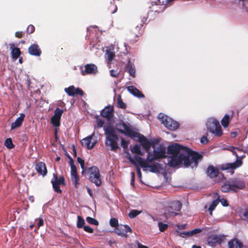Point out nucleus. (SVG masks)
I'll return each instance as SVG.
<instances>
[{"mask_svg": "<svg viewBox=\"0 0 248 248\" xmlns=\"http://www.w3.org/2000/svg\"><path fill=\"white\" fill-rule=\"evenodd\" d=\"M168 153L171 155L168 160V164L170 167L184 166L196 168L199 161L202 158V154L177 143L169 146Z\"/></svg>", "mask_w": 248, "mask_h": 248, "instance_id": "1", "label": "nucleus"}, {"mask_svg": "<svg viewBox=\"0 0 248 248\" xmlns=\"http://www.w3.org/2000/svg\"><path fill=\"white\" fill-rule=\"evenodd\" d=\"M153 152H148L146 159L142 158L144 152L140 150V146L136 144L131 149V152L136 154L134 157L136 161L141 166L144 171H149L152 172H158L161 169V165L158 163H153L155 160L165 158L166 157V148L162 144L157 146L153 145Z\"/></svg>", "mask_w": 248, "mask_h": 248, "instance_id": "2", "label": "nucleus"}, {"mask_svg": "<svg viewBox=\"0 0 248 248\" xmlns=\"http://www.w3.org/2000/svg\"><path fill=\"white\" fill-rule=\"evenodd\" d=\"M105 134L106 136L105 144L109 147L112 151H116L119 148V138L116 133L115 128L110 125L104 126Z\"/></svg>", "mask_w": 248, "mask_h": 248, "instance_id": "3", "label": "nucleus"}, {"mask_svg": "<svg viewBox=\"0 0 248 248\" xmlns=\"http://www.w3.org/2000/svg\"><path fill=\"white\" fill-rule=\"evenodd\" d=\"M208 130L214 136L220 137L223 134L221 126L219 122L215 118H210L208 119L206 124Z\"/></svg>", "mask_w": 248, "mask_h": 248, "instance_id": "4", "label": "nucleus"}, {"mask_svg": "<svg viewBox=\"0 0 248 248\" xmlns=\"http://www.w3.org/2000/svg\"><path fill=\"white\" fill-rule=\"evenodd\" d=\"M88 172L90 181L96 186H100L102 184V180L98 168L96 166L91 167L88 169Z\"/></svg>", "mask_w": 248, "mask_h": 248, "instance_id": "5", "label": "nucleus"}, {"mask_svg": "<svg viewBox=\"0 0 248 248\" xmlns=\"http://www.w3.org/2000/svg\"><path fill=\"white\" fill-rule=\"evenodd\" d=\"M69 165L70 166V178L75 188H78L80 186V177L78 173L77 169L74 164V160L69 157Z\"/></svg>", "mask_w": 248, "mask_h": 248, "instance_id": "6", "label": "nucleus"}, {"mask_svg": "<svg viewBox=\"0 0 248 248\" xmlns=\"http://www.w3.org/2000/svg\"><path fill=\"white\" fill-rule=\"evenodd\" d=\"M158 118L166 127L170 130H176L179 126V123L173 120L171 118L163 114L160 113L158 116Z\"/></svg>", "mask_w": 248, "mask_h": 248, "instance_id": "7", "label": "nucleus"}, {"mask_svg": "<svg viewBox=\"0 0 248 248\" xmlns=\"http://www.w3.org/2000/svg\"><path fill=\"white\" fill-rule=\"evenodd\" d=\"M117 130L121 133L124 134L126 136L132 138L137 137L138 134L133 131L130 128L129 124L122 123L116 124Z\"/></svg>", "mask_w": 248, "mask_h": 248, "instance_id": "8", "label": "nucleus"}, {"mask_svg": "<svg viewBox=\"0 0 248 248\" xmlns=\"http://www.w3.org/2000/svg\"><path fill=\"white\" fill-rule=\"evenodd\" d=\"M117 130L121 133L124 134L126 136L132 138L137 137L138 134L133 131L130 128L129 124L122 123L116 124Z\"/></svg>", "mask_w": 248, "mask_h": 248, "instance_id": "9", "label": "nucleus"}, {"mask_svg": "<svg viewBox=\"0 0 248 248\" xmlns=\"http://www.w3.org/2000/svg\"><path fill=\"white\" fill-rule=\"evenodd\" d=\"M229 180L233 192H237L238 190L243 189L245 187L246 183L243 178H234Z\"/></svg>", "mask_w": 248, "mask_h": 248, "instance_id": "10", "label": "nucleus"}, {"mask_svg": "<svg viewBox=\"0 0 248 248\" xmlns=\"http://www.w3.org/2000/svg\"><path fill=\"white\" fill-rule=\"evenodd\" d=\"M80 70L81 74L83 76L88 74H95L97 72V66L94 64H87L84 66V68L81 66Z\"/></svg>", "mask_w": 248, "mask_h": 248, "instance_id": "11", "label": "nucleus"}, {"mask_svg": "<svg viewBox=\"0 0 248 248\" xmlns=\"http://www.w3.org/2000/svg\"><path fill=\"white\" fill-rule=\"evenodd\" d=\"M93 136L94 133L83 139L81 141L82 145L88 149H92L97 142L95 139H93Z\"/></svg>", "mask_w": 248, "mask_h": 248, "instance_id": "12", "label": "nucleus"}, {"mask_svg": "<svg viewBox=\"0 0 248 248\" xmlns=\"http://www.w3.org/2000/svg\"><path fill=\"white\" fill-rule=\"evenodd\" d=\"M132 232L131 229L128 225H120L116 229H115V232L118 235L126 237L127 233L128 232Z\"/></svg>", "mask_w": 248, "mask_h": 248, "instance_id": "13", "label": "nucleus"}, {"mask_svg": "<svg viewBox=\"0 0 248 248\" xmlns=\"http://www.w3.org/2000/svg\"><path fill=\"white\" fill-rule=\"evenodd\" d=\"M62 113L63 110L62 109L59 108L55 109L54 115L51 119V122L54 126L58 127L60 125V121Z\"/></svg>", "mask_w": 248, "mask_h": 248, "instance_id": "14", "label": "nucleus"}, {"mask_svg": "<svg viewBox=\"0 0 248 248\" xmlns=\"http://www.w3.org/2000/svg\"><path fill=\"white\" fill-rule=\"evenodd\" d=\"M64 91L69 96H74L78 94L82 96L84 94L82 90L79 88H75L73 85L65 88Z\"/></svg>", "mask_w": 248, "mask_h": 248, "instance_id": "15", "label": "nucleus"}, {"mask_svg": "<svg viewBox=\"0 0 248 248\" xmlns=\"http://www.w3.org/2000/svg\"><path fill=\"white\" fill-rule=\"evenodd\" d=\"M139 141L141 143L142 146L144 148L146 152L148 153L150 147L153 146V142L147 140L144 136H140L139 137Z\"/></svg>", "mask_w": 248, "mask_h": 248, "instance_id": "16", "label": "nucleus"}, {"mask_svg": "<svg viewBox=\"0 0 248 248\" xmlns=\"http://www.w3.org/2000/svg\"><path fill=\"white\" fill-rule=\"evenodd\" d=\"M242 164V162L240 160L237 159L234 162L232 163H227L222 165L221 169L222 170H227L229 169H235L240 167Z\"/></svg>", "mask_w": 248, "mask_h": 248, "instance_id": "17", "label": "nucleus"}, {"mask_svg": "<svg viewBox=\"0 0 248 248\" xmlns=\"http://www.w3.org/2000/svg\"><path fill=\"white\" fill-rule=\"evenodd\" d=\"M113 108L112 106H108L105 107L101 111V115L102 117L109 120L113 116Z\"/></svg>", "mask_w": 248, "mask_h": 248, "instance_id": "18", "label": "nucleus"}, {"mask_svg": "<svg viewBox=\"0 0 248 248\" xmlns=\"http://www.w3.org/2000/svg\"><path fill=\"white\" fill-rule=\"evenodd\" d=\"M28 52L32 56H40L41 54V50L37 44L31 45L28 48Z\"/></svg>", "mask_w": 248, "mask_h": 248, "instance_id": "19", "label": "nucleus"}, {"mask_svg": "<svg viewBox=\"0 0 248 248\" xmlns=\"http://www.w3.org/2000/svg\"><path fill=\"white\" fill-rule=\"evenodd\" d=\"M221 239L220 237L217 235H211L207 238V244L211 247H214L216 244L220 243Z\"/></svg>", "mask_w": 248, "mask_h": 248, "instance_id": "20", "label": "nucleus"}, {"mask_svg": "<svg viewBox=\"0 0 248 248\" xmlns=\"http://www.w3.org/2000/svg\"><path fill=\"white\" fill-rule=\"evenodd\" d=\"M25 117V115L24 113L20 114L19 117L11 124V129L13 130L20 127L23 123Z\"/></svg>", "mask_w": 248, "mask_h": 248, "instance_id": "21", "label": "nucleus"}, {"mask_svg": "<svg viewBox=\"0 0 248 248\" xmlns=\"http://www.w3.org/2000/svg\"><path fill=\"white\" fill-rule=\"evenodd\" d=\"M35 169L37 172L45 176L47 173V170L46 165L43 162H39L36 165Z\"/></svg>", "mask_w": 248, "mask_h": 248, "instance_id": "22", "label": "nucleus"}, {"mask_svg": "<svg viewBox=\"0 0 248 248\" xmlns=\"http://www.w3.org/2000/svg\"><path fill=\"white\" fill-rule=\"evenodd\" d=\"M10 49L11 50L12 58L14 60H16L21 54L19 49L15 47L14 44H10Z\"/></svg>", "mask_w": 248, "mask_h": 248, "instance_id": "23", "label": "nucleus"}, {"mask_svg": "<svg viewBox=\"0 0 248 248\" xmlns=\"http://www.w3.org/2000/svg\"><path fill=\"white\" fill-rule=\"evenodd\" d=\"M207 174L211 178H214L218 174V169L212 166H209L207 169Z\"/></svg>", "mask_w": 248, "mask_h": 248, "instance_id": "24", "label": "nucleus"}, {"mask_svg": "<svg viewBox=\"0 0 248 248\" xmlns=\"http://www.w3.org/2000/svg\"><path fill=\"white\" fill-rule=\"evenodd\" d=\"M127 89L129 93L136 97L139 98L144 97L143 94L138 89H137L133 86H128Z\"/></svg>", "mask_w": 248, "mask_h": 248, "instance_id": "25", "label": "nucleus"}, {"mask_svg": "<svg viewBox=\"0 0 248 248\" xmlns=\"http://www.w3.org/2000/svg\"><path fill=\"white\" fill-rule=\"evenodd\" d=\"M214 195L216 196V197H217V199L212 201V203H211L209 207V211L210 212V215L211 216H212L213 211L215 210L216 206L219 203V195L217 193H215Z\"/></svg>", "mask_w": 248, "mask_h": 248, "instance_id": "26", "label": "nucleus"}, {"mask_svg": "<svg viewBox=\"0 0 248 248\" xmlns=\"http://www.w3.org/2000/svg\"><path fill=\"white\" fill-rule=\"evenodd\" d=\"M56 177V174L54 173L53 178L51 180V183L52 184L53 188L55 192L58 193H61L62 190L61 189L60 187V185H59L57 182V179Z\"/></svg>", "mask_w": 248, "mask_h": 248, "instance_id": "27", "label": "nucleus"}, {"mask_svg": "<svg viewBox=\"0 0 248 248\" xmlns=\"http://www.w3.org/2000/svg\"><path fill=\"white\" fill-rule=\"evenodd\" d=\"M229 248H242L243 244L237 239H234L228 242Z\"/></svg>", "mask_w": 248, "mask_h": 248, "instance_id": "28", "label": "nucleus"}, {"mask_svg": "<svg viewBox=\"0 0 248 248\" xmlns=\"http://www.w3.org/2000/svg\"><path fill=\"white\" fill-rule=\"evenodd\" d=\"M169 207L175 212L179 211L181 209L182 204L179 201H174L170 203Z\"/></svg>", "mask_w": 248, "mask_h": 248, "instance_id": "29", "label": "nucleus"}, {"mask_svg": "<svg viewBox=\"0 0 248 248\" xmlns=\"http://www.w3.org/2000/svg\"><path fill=\"white\" fill-rule=\"evenodd\" d=\"M164 214L166 217L167 218H169L171 217H174L177 216L178 215V213L174 211L173 210L170 209V207H168L166 209Z\"/></svg>", "mask_w": 248, "mask_h": 248, "instance_id": "30", "label": "nucleus"}, {"mask_svg": "<svg viewBox=\"0 0 248 248\" xmlns=\"http://www.w3.org/2000/svg\"><path fill=\"white\" fill-rule=\"evenodd\" d=\"M221 190L223 192H229L230 191H232V186L230 180H229L227 181L221 187Z\"/></svg>", "mask_w": 248, "mask_h": 248, "instance_id": "31", "label": "nucleus"}, {"mask_svg": "<svg viewBox=\"0 0 248 248\" xmlns=\"http://www.w3.org/2000/svg\"><path fill=\"white\" fill-rule=\"evenodd\" d=\"M228 149L229 151H231L232 153V154L236 156L237 158H238V156L237 154V151H238V152L243 151L246 153L248 152V148L246 149L245 150H244L243 149L235 148L233 146H230Z\"/></svg>", "mask_w": 248, "mask_h": 248, "instance_id": "32", "label": "nucleus"}, {"mask_svg": "<svg viewBox=\"0 0 248 248\" xmlns=\"http://www.w3.org/2000/svg\"><path fill=\"white\" fill-rule=\"evenodd\" d=\"M106 59L109 63L113 59L115 54L113 51L110 49H107L106 52Z\"/></svg>", "mask_w": 248, "mask_h": 248, "instance_id": "33", "label": "nucleus"}, {"mask_svg": "<svg viewBox=\"0 0 248 248\" xmlns=\"http://www.w3.org/2000/svg\"><path fill=\"white\" fill-rule=\"evenodd\" d=\"M230 116L228 114H226L221 120V124L224 128L228 127L230 123Z\"/></svg>", "mask_w": 248, "mask_h": 248, "instance_id": "34", "label": "nucleus"}, {"mask_svg": "<svg viewBox=\"0 0 248 248\" xmlns=\"http://www.w3.org/2000/svg\"><path fill=\"white\" fill-rule=\"evenodd\" d=\"M127 69L130 75L133 77H134L135 76V69L130 63L129 60L127 66Z\"/></svg>", "mask_w": 248, "mask_h": 248, "instance_id": "35", "label": "nucleus"}, {"mask_svg": "<svg viewBox=\"0 0 248 248\" xmlns=\"http://www.w3.org/2000/svg\"><path fill=\"white\" fill-rule=\"evenodd\" d=\"M78 162L80 165L81 168L82 170L81 172L82 174H83L84 172L86 170V168L84 166V161L80 157H78L77 158Z\"/></svg>", "mask_w": 248, "mask_h": 248, "instance_id": "36", "label": "nucleus"}, {"mask_svg": "<svg viewBox=\"0 0 248 248\" xmlns=\"http://www.w3.org/2000/svg\"><path fill=\"white\" fill-rule=\"evenodd\" d=\"M109 224L112 227H114L115 229L119 225L118 224V220L116 218H111L110 219Z\"/></svg>", "mask_w": 248, "mask_h": 248, "instance_id": "37", "label": "nucleus"}, {"mask_svg": "<svg viewBox=\"0 0 248 248\" xmlns=\"http://www.w3.org/2000/svg\"><path fill=\"white\" fill-rule=\"evenodd\" d=\"M85 223V221H84V220L83 219V218L80 217V216H78V222H77V227L78 228H82Z\"/></svg>", "mask_w": 248, "mask_h": 248, "instance_id": "38", "label": "nucleus"}, {"mask_svg": "<svg viewBox=\"0 0 248 248\" xmlns=\"http://www.w3.org/2000/svg\"><path fill=\"white\" fill-rule=\"evenodd\" d=\"M86 221L90 224H93L97 226L99 224L98 221L95 218H92L90 217H88L86 218Z\"/></svg>", "mask_w": 248, "mask_h": 248, "instance_id": "39", "label": "nucleus"}, {"mask_svg": "<svg viewBox=\"0 0 248 248\" xmlns=\"http://www.w3.org/2000/svg\"><path fill=\"white\" fill-rule=\"evenodd\" d=\"M130 161L132 164H134L136 166L138 176L139 179L140 180L141 178V172L139 166H138L136 164V162L132 159H130Z\"/></svg>", "mask_w": 248, "mask_h": 248, "instance_id": "40", "label": "nucleus"}, {"mask_svg": "<svg viewBox=\"0 0 248 248\" xmlns=\"http://www.w3.org/2000/svg\"><path fill=\"white\" fill-rule=\"evenodd\" d=\"M140 213V211H139L137 210H132L128 214V216L130 218H134Z\"/></svg>", "mask_w": 248, "mask_h": 248, "instance_id": "41", "label": "nucleus"}, {"mask_svg": "<svg viewBox=\"0 0 248 248\" xmlns=\"http://www.w3.org/2000/svg\"><path fill=\"white\" fill-rule=\"evenodd\" d=\"M4 144L8 149H12L14 146L12 143V140L10 138L7 139L5 140Z\"/></svg>", "mask_w": 248, "mask_h": 248, "instance_id": "42", "label": "nucleus"}, {"mask_svg": "<svg viewBox=\"0 0 248 248\" xmlns=\"http://www.w3.org/2000/svg\"><path fill=\"white\" fill-rule=\"evenodd\" d=\"M158 226L159 230L161 232L164 231L165 230H166L168 228V224H165V223H162L161 222H158Z\"/></svg>", "mask_w": 248, "mask_h": 248, "instance_id": "43", "label": "nucleus"}, {"mask_svg": "<svg viewBox=\"0 0 248 248\" xmlns=\"http://www.w3.org/2000/svg\"><path fill=\"white\" fill-rule=\"evenodd\" d=\"M117 103L119 108H126V105L123 102L120 98L118 99Z\"/></svg>", "mask_w": 248, "mask_h": 248, "instance_id": "44", "label": "nucleus"}, {"mask_svg": "<svg viewBox=\"0 0 248 248\" xmlns=\"http://www.w3.org/2000/svg\"><path fill=\"white\" fill-rule=\"evenodd\" d=\"M56 178L57 179V182L59 185L62 184V185H65V180L63 176L60 177L59 178H58L56 175Z\"/></svg>", "mask_w": 248, "mask_h": 248, "instance_id": "45", "label": "nucleus"}, {"mask_svg": "<svg viewBox=\"0 0 248 248\" xmlns=\"http://www.w3.org/2000/svg\"><path fill=\"white\" fill-rule=\"evenodd\" d=\"M219 202H221L223 206H228L229 205L227 200L224 198H220V196L219 199Z\"/></svg>", "mask_w": 248, "mask_h": 248, "instance_id": "46", "label": "nucleus"}, {"mask_svg": "<svg viewBox=\"0 0 248 248\" xmlns=\"http://www.w3.org/2000/svg\"><path fill=\"white\" fill-rule=\"evenodd\" d=\"M179 232V235L183 238H185L186 237L190 236V232Z\"/></svg>", "mask_w": 248, "mask_h": 248, "instance_id": "47", "label": "nucleus"}, {"mask_svg": "<svg viewBox=\"0 0 248 248\" xmlns=\"http://www.w3.org/2000/svg\"><path fill=\"white\" fill-rule=\"evenodd\" d=\"M104 124V121L100 119H97L96 124L97 126L99 128L103 127Z\"/></svg>", "mask_w": 248, "mask_h": 248, "instance_id": "48", "label": "nucleus"}, {"mask_svg": "<svg viewBox=\"0 0 248 248\" xmlns=\"http://www.w3.org/2000/svg\"><path fill=\"white\" fill-rule=\"evenodd\" d=\"M128 142L124 140V139H122L121 140V145L123 147L124 149H125L128 147Z\"/></svg>", "mask_w": 248, "mask_h": 248, "instance_id": "49", "label": "nucleus"}, {"mask_svg": "<svg viewBox=\"0 0 248 248\" xmlns=\"http://www.w3.org/2000/svg\"><path fill=\"white\" fill-rule=\"evenodd\" d=\"M243 218L248 222V209H246L243 213Z\"/></svg>", "mask_w": 248, "mask_h": 248, "instance_id": "50", "label": "nucleus"}, {"mask_svg": "<svg viewBox=\"0 0 248 248\" xmlns=\"http://www.w3.org/2000/svg\"><path fill=\"white\" fill-rule=\"evenodd\" d=\"M34 27L33 25H31L28 27L27 31L28 33H31L34 31Z\"/></svg>", "mask_w": 248, "mask_h": 248, "instance_id": "51", "label": "nucleus"}, {"mask_svg": "<svg viewBox=\"0 0 248 248\" xmlns=\"http://www.w3.org/2000/svg\"><path fill=\"white\" fill-rule=\"evenodd\" d=\"M84 230L89 233H93V230L89 226H85L83 227Z\"/></svg>", "mask_w": 248, "mask_h": 248, "instance_id": "52", "label": "nucleus"}, {"mask_svg": "<svg viewBox=\"0 0 248 248\" xmlns=\"http://www.w3.org/2000/svg\"><path fill=\"white\" fill-rule=\"evenodd\" d=\"M202 230L201 229H195L192 230L191 231L189 232L190 235L191 236L192 234L200 233L202 232Z\"/></svg>", "mask_w": 248, "mask_h": 248, "instance_id": "53", "label": "nucleus"}, {"mask_svg": "<svg viewBox=\"0 0 248 248\" xmlns=\"http://www.w3.org/2000/svg\"><path fill=\"white\" fill-rule=\"evenodd\" d=\"M110 74L111 77L116 78L118 76L119 73L117 71L112 69L110 71Z\"/></svg>", "mask_w": 248, "mask_h": 248, "instance_id": "54", "label": "nucleus"}, {"mask_svg": "<svg viewBox=\"0 0 248 248\" xmlns=\"http://www.w3.org/2000/svg\"><path fill=\"white\" fill-rule=\"evenodd\" d=\"M38 222L37 223L38 228H40V227L43 226L44 225V220L42 218H39L38 219Z\"/></svg>", "mask_w": 248, "mask_h": 248, "instance_id": "55", "label": "nucleus"}, {"mask_svg": "<svg viewBox=\"0 0 248 248\" xmlns=\"http://www.w3.org/2000/svg\"><path fill=\"white\" fill-rule=\"evenodd\" d=\"M208 140L206 136H203L201 139V142L202 144H206L208 142Z\"/></svg>", "mask_w": 248, "mask_h": 248, "instance_id": "56", "label": "nucleus"}, {"mask_svg": "<svg viewBox=\"0 0 248 248\" xmlns=\"http://www.w3.org/2000/svg\"><path fill=\"white\" fill-rule=\"evenodd\" d=\"M131 183L132 185L134 181L135 173L134 172H131Z\"/></svg>", "mask_w": 248, "mask_h": 248, "instance_id": "57", "label": "nucleus"}, {"mask_svg": "<svg viewBox=\"0 0 248 248\" xmlns=\"http://www.w3.org/2000/svg\"><path fill=\"white\" fill-rule=\"evenodd\" d=\"M137 246H138V248H148V247L144 246V245H142V244H141L139 242L137 243Z\"/></svg>", "mask_w": 248, "mask_h": 248, "instance_id": "58", "label": "nucleus"}, {"mask_svg": "<svg viewBox=\"0 0 248 248\" xmlns=\"http://www.w3.org/2000/svg\"><path fill=\"white\" fill-rule=\"evenodd\" d=\"M15 35L16 37L21 38L22 36V32L19 31L16 32Z\"/></svg>", "mask_w": 248, "mask_h": 248, "instance_id": "59", "label": "nucleus"}, {"mask_svg": "<svg viewBox=\"0 0 248 248\" xmlns=\"http://www.w3.org/2000/svg\"><path fill=\"white\" fill-rule=\"evenodd\" d=\"M87 191H88V193H89V194L90 195V196L91 197H93V196L92 190L91 189L88 188H87Z\"/></svg>", "mask_w": 248, "mask_h": 248, "instance_id": "60", "label": "nucleus"}, {"mask_svg": "<svg viewBox=\"0 0 248 248\" xmlns=\"http://www.w3.org/2000/svg\"><path fill=\"white\" fill-rule=\"evenodd\" d=\"M114 8H115V9H114V10L112 12V14L115 13L117 11V6H116V5H114Z\"/></svg>", "mask_w": 248, "mask_h": 248, "instance_id": "61", "label": "nucleus"}, {"mask_svg": "<svg viewBox=\"0 0 248 248\" xmlns=\"http://www.w3.org/2000/svg\"><path fill=\"white\" fill-rule=\"evenodd\" d=\"M231 134L233 135V137H235L237 135V133L236 132H233L231 133Z\"/></svg>", "mask_w": 248, "mask_h": 248, "instance_id": "62", "label": "nucleus"}, {"mask_svg": "<svg viewBox=\"0 0 248 248\" xmlns=\"http://www.w3.org/2000/svg\"><path fill=\"white\" fill-rule=\"evenodd\" d=\"M192 248H201V247L200 246H197L196 245H194V246H193Z\"/></svg>", "mask_w": 248, "mask_h": 248, "instance_id": "63", "label": "nucleus"}, {"mask_svg": "<svg viewBox=\"0 0 248 248\" xmlns=\"http://www.w3.org/2000/svg\"><path fill=\"white\" fill-rule=\"evenodd\" d=\"M18 62L20 63H22V58H19Z\"/></svg>", "mask_w": 248, "mask_h": 248, "instance_id": "64", "label": "nucleus"}]
</instances>
